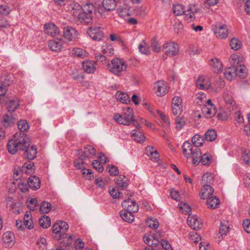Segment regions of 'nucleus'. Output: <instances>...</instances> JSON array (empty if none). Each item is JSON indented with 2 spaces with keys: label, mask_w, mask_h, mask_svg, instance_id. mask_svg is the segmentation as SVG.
Listing matches in <instances>:
<instances>
[{
  "label": "nucleus",
  "mask_w": 250,
  "mask_h": 250,
  "mask_svg": "<svg viewBox=\"0 0 250 250\" xmlns=\"http://www.w3.org/2000/svg\"><path fill=\"white\" fill-rule=\"evenodd\" d=\"M92 165L94 168L99 172H102L104 170V167L102 164L98 160H94L92 162Z\"/></svg>",
  "instance_id": "nucleus-64"
},
{
  "label": "nucleus",
  "mask_w": 250,
  "mask_h": 250,
  "mask_svg": "<svg viewBox=\"0 0 250 250\" xmlns=\"http://www.w3.org/2000/svg\"><path fill=\"white\" fill-rule=\"evenodd\" d=\"M225 78L229 81L232 80L237 76L235 67H230L226 69L224 72Z\"/></svg>",
  "instance_id": "nucleus-35"
},
{
  "label": "nucleus",
  "mask_w": 250,
  "mask_h": 250,
  "mask_svg": "<svg viewBox=\"0 0 250 250\" xmlns=\"http://www.w3.org/2000/svg\"><path fill=\"white\" fill-rule=\"evenodd\" d=\"M229 227L228 224H225L222 222L220 224L219 234L221 236H225L229 231Z\"/></svg>",
  "instance_id": "nucleus-56"
},
{
  "label": "nucleus",
  "mask_w": 250,
  "mask_h": 250,
  "mask_svg": "<svg viewBox=\"0 0 250 250\" xmlns=\"http://www.w3.org/2000/svg\"><path fill=\"white\" fill-rule=\"evenodd\" d=\"M197 87L201 89L207 90L210 88L211 83L209 79L205 76H200L196 80Z\"/></svg>",
  "instance_id": "nucleus-15"
},
{
  "label": "nucleus",
  "mask_w": 250,
  "mask_h": 250,
  "mask_svg": "<svg viewBox=\"0 0 250 250\" xmlns=\"http://www.w3.org/2000/svg\"><path fill=\"white\" fill-rule=\"evenodd\" d=\"M63 36L68 41H73L77 39L78 32L74 28L67 26L63 29Z\"/></svg>",
  "instance_id": "nucleus-19"
},
{
  "label": "nucleus",
  "mask_w": 250,
  "mask_h": 250,
  "mask_svg": "<svg viewBox=\"0 0 250 250\" xmlns=\"http://www.w3.org/2000/svg\"><path fill=\"white\" fill-rule=\"evenodd\" d=\"M140 52L145 55L150 54V49L149 45L144 41H142L139 45L138 47Z\"/></svg>",
  "instance_id": "nucleus-46"
},
{
  "label": "nucleus",
  "mask_w": 250,
  "mask_h": 250,
  "mask_svg": "<svg viewBox=\"0 0 250 250\" xmlns=\"http://www.w3.org/2000/svg\"><path fill=\"white\" fill-rule=\"evenodd\" d=\"M107 68L112 74L116 76L121 77L126 71L127 63L122 59L115 58L108 63Z\"/></svg>",
  "instance_id": "nucleus-4"
},
{
  "label": "nucleus",
  "mask_w": 250,
  "mask_h": 250,
  "mask_svg": "<svg viewBox=\"0 0 250 250\" xmlns=\"http://www.w3.org/2000/svg\"><path fill=\"white\" fill-rule=\"evenodd\" d=\"M87 33L90 38L94 41H102L104 37V34L101 30L100 26L89 27Z\"/></svg>",
  "instance_id": "nucleus-11"
},
{
  "label": "nucleus",
  "mask_w": 250,
  "mask_h": 250,
  "mask_svg": "<svg viewBox=\"0 0 250 250\" xmlns=\"http://www.w3.org/2000/svg\"><path fill=\"white\" fill-rule=\"evenodd\" d=\"M117 12L118 15L122 18L130 15L129 8L127 5H124L118 7L117 9Z\"/></svg>",
  "instance_id": "nucleus-42"
},
{
  "label": "nucleus",
  "mask_w": 250,
  "mask_h": 250,
  "mask_svg": "<svg viewBox=\"0 0 250 250\" xmlns=\"http://www.w3.org/2000/svg\"><path fill=\"white\" fill-rule=\"evenodd\" d=\"M176 128L177 129H182L186 124L185 120L182 117H177L175 119Z\"/></svg>",
  "instance_id": "nucleus-61"
},
{
  "label": "nucleus",
  "mask_w": 250,
  "mask_h": 250,
  "mask_svg": "<svg viewBox=\"0 0 250 250\" xmlns=\"http://www.w3.org/2000/svg\"><path fill=\"white\" fill-rule=\"evenodd\" d=\"M207 205L208 207L211 209L217 208L220 205V201L218 198L216 196H210L207 199Z\"/></svg>",
  "instance_id": "nucleus-30"
},
{
  "label": "nucleus",
  "mask_w": 250,
  "mask_h": 250,
  "mask_svg": "<svg viewBox=\"0 0 250 250\" xmlns=\"http://www.w3.org/2000/svg\"><path fill=\"white\" fill-rule=\"evenodd\" d=\"M206 140L208 142H212L217 138V133L214 129H208L205 134Z\"/></svg>",
  "instance_id": "nucleus-43"
},
{
  "label": "nucleus",
  "mask_w": 250,
  "mask_h": 250,
  "mask_svg": "<svg viewBox=\"0 0 250 250\" xmlns=\"http://www.w3.org/2000/svg\"><path fill=\"white\" fill-rule=\"evenodd\" d=\"M213 30L214 33L217 38L225 39L228 37V31L225 24L221 23L216 24Z\"/></svg>",
  "instance_id": "nucleus-13"
},
{
  "label": "nucleus",
  "mask_w": 250,
  "mask_h": 250,
  "mask_svg": "<svg viewBox=\"0 0 250 250\" xmlns=\"http://www.w3.org/2000/svg\"><path fill=\"white\" fill-rule=\"evenodd\" d=\"M133 109L128 107L124 109L123 113L122 114L119 113H115L113 116L114 120L120 124L123 125H128L132 121L133 124L138 128H140V125L133 119Z\"/></svg>",
  "instance_id": "nucleus-6"
},
{
  "label": "nucleus",
  "mask_w": 250,
  "mask_h": 250,
  "mask_svg": "<svg viewBox=\"0 0 250 250\" xmlns=\"http://www.w3.org/2000/svg\"><path fill=\"white\" fill-rule=\"evenodd\" d=\"M172 113L175 116L181 114L183 110L182 99L178 96L174 97L172 100Z\"/></svg>",
  "instance_id": "nucleus-14"
},
{
  "label": "nucleus",
  "mask_w": 250,
  "mask_h": 250,
  "mask_svg": "<svg viewBox=\"0 0 250 250\" xmlns=\"http://www.w3.org/2000/svg\"><path fill=\"white\" fill-rule=\"evenodd\" d=\"M28 186L33 190L38 189L41 186V181L36 176L29 177L28 181Z\"/></svg>",
  "instance_id": "nucleus-29"
},
{
  "label": "nucleus",
  "mask_w": 250,
  "mask_h": 250,
  "mask_svg": "<svg viewBox=\"0 0 250 250\" xmlns=\"http://www.w3.org/2000/svg\"><path fill=\"white\" fill-rule=\"evenodd\" d=\"M48 46L53 51H60L62 48V40H51L48 43Z\"/></svg>",
  "instance_id": "nucleus-28"
},
{
  "label": "nucleus",
  "mask_w": 250,
  "mask_h": 250,
  "mask_svg": "<svg viewBox=\"0 0 250 250\" xmlns=\"http://www.w3.org/2000/svg\"><path fill=\"white\" fill-rule=\"evenodd\" d=\"M235 71L237 72V76L241 78H245L247 76V68L243 64L238 65L235 67Z\"/></svg>",
  "instance_id": "nucleus-41"
},
{
  "label": "nucleus",
  "mask_w": 250,
  "mask_h": 250,
  "mask_svg": "<svg viewBox=\"0 0 250 250\" xmlns=\"http://www.w3.org/2000/svg\"><path fill=\"white\" fill-rule=\"evenodd\" d=\"M183 152L188 159L192 158L193 164L198 165L202 156L201 150L197 147H193L188 141L185 142L182 146Z\"/></svg>",
  "instance_id": "nucleus-5"
},
{
  "label": "nucleus",
  "mask_w": 250,
  "mask_h": 250,
  "mask_svg": "<svg viewBox=\"0 0 250 250\" xmlns=\"http://www.w3.org/2000/svg\"><path fill=\"white\" fill-rule=\"evenodd\" d=\"M205 141L203 137L199 134H195L192 138V143L194 147H198L202 146Z\"/></svg>",
  "instance_id": "nucleus-40"
},
{
  "label": "nucleus",
  "mask_w": 250,
  "mask_h": 250,
  "mask_svg": "<svg viewBox=\"0 0 250 250\" xmlns=\"http://www.w3.org/2000/svg\"><path fill=\"white\" fill-rule=\"evenodd\" d=\"M102 51L103 53L108 56H111L114 54V49L112 45L108 43L102 46Z\"/></svg>",
  "instance_id": "nucleus-49"
},
{
  "label": "nucleus",
  "mask_w": 250,
  "mask_h": 250,
  "mask_svg": "<svg viewBox=\"0 0 250 250\" xmlns=\"http://www.w3.org/2000/svg\"><path fill=\"white\" fill-rule=\"evenodd\" d=\"M188 226L193 229H199L201 228L202 224L200 220L196 216L189 215L187 218Z\"/></svg>",
  "instance_id": "nucleus-21"
},
{
  "label": "nucleus",
  "mask_w": 250,
  "mask_h": 250,
  "mask_svg": "<svg viewBox=\"0 0 250 250\" xmlns=\"http://www.w3.org/2000/svg\"><path fill=\"white\" fill-rule=\"evenodd\" d=\"M116 184L120 187L124 188L128 186V182L125 176H120L116 180Z\"/></svg>",
  "instance_id": "nucleus-53"
},
{
  "label": "nucleus",
  "mask_w": 250,
  "mask_h": 250,
  "mask_svg": "<svg viewBox=\"0 0 250 250\" xmlns=\"http://www.w3.org/2000/svg\"><path fill=\"white\" fill-rule=\"evenodd\" d=\"M200 10L195 4H190L188 6L187 10L182 4L174 5L173 6V12L176 16L185 15L186 20L190 21L195 19V14Z\"/></svg>",
  "instance_id": "nucleus-3"
},
{
  "label": "nucleus",
  "mask_w": 250,
  "mask_h": 250,
  "mask_svg": "<svg viewBox=\"0 0 250 250\" xmlns=\"http://www.w3.org/2000/svg\"><path fill=\"white\" fill-rule=\"evenodd\" d=\"M18 127L21 132L27 131L29 128V125L26 120H21L18 122Z\"/></svg>",
  "instance_id": "nucleus-50"
},
{
  "label": "nucleus",
  "mask_w": 250,
  "mask_h": 250,
  "mask_svg": "<svg viewBox=\"0 0 250 250\" xmlns=\"http://www.w3.org/2000/svg\"><path fill=\"white\" fill-rule=\"evenodd\" d=\"M51 204L46 201L42 202L41 204L40 210L42 214H46L48 213L51 209Z\"/></svg>",
  "instance_id": "nucleus-44"
},
{
  "label": "nucleus",
  "mask_w": 250,
  "mask_h": 250,
  "mask_svg": "<svg viewBox=\"0 0 250 250\" xmlns=\"http://www.w3.org/2000/svg\"><path fill=\"white\" fill-rule=\"evenodd\" d=\"M179 208L186 214H188L191 211V208L186 203L181 202L179 204Z\"/></svg>",
  "instance_id": "nucleus-57"
},
{
  "label": "nucleus",
  "mask_w": 250,
  "mask_h": 250,
  "mask_svg": "<svg viewBox=\"0 0 250 250\" xmlns=\"http://www.w3.org/2000/svg\"><path fill=\"white\" fill-rule=\"evenodd\" d=\"M146 223L147 225H148L150 228H153L154 229H157L159 226V222L156 219H149L146 221Z\"/></svg>",
  "instance_id": "nucleus-59"
},
{
  "label": "nucleus",
  "mask_w": 250,
  "mask_h": 250,
  "mask_svg": "<svg viewBox=\"0 0 250 250\" xmlns=\"http://www.w3.org/2000/svg\"><path fill=\"white\" fill-rule=\"evenodd\" d=\"M24 225L29 229H31L34 228L33 220L30 212L27 211L24 216Z\"/></svg>",
  "instance_id": "nucleus-32"
},
{
  "label": "nucleus",
  "mask_w": 250,
  "mask_h": 250,
  "mask_svg": "<svg viewBox=\"0 0 250 250\" xmlns=\"http://www.w3.org/2000/svg\"><path fill=\"white\" fill-rule=\"evenodd\" d=\"M132 212L127 211L125 210H121L120 215L121 218L125 222L132 223L134 220V216Z\"/></svg>",
  "instance_id": "nucleus-31"
},
{
  "label": "nucleus",
  "mask_w": 250,
  "mask_h": 250,
  "mask_svg": "<svg viewBox=\"0 0 250 250\" xmlns=\"http://www.w3.org/2000/svg\"><path fill=\"white\" fill-rule=\"evenodd\" d=\"M39 222L40 226L44 229H47L51 225V219L47 215H43L40 218Z\"/></svg>",
  "instance_id": "nucleus-39"
},
{
  "label": "nucleus",
  "mask_w": 250,
  "mask_h": 250,
  "mask_svg": "<svg viewBox=\"0 0 250 250\" xmlns=\"http://www.w3.org/2000/svg\"><path fill=\"white\" fill-rule=\"evenodd\" d=\"M109 193L110 196L114 199H117L121 197V193L117 188L109 187Z\"/></svg>",
  "instance_id": "nucleus-54"
},
{
  "label": "nucleus",
  "mask_w": 250,
  "mask_h": 250,
  "mask_svg": "<svg viewBox=\"0 0 250 250\" xmlns=\"http://www.w3.org/2000/svg\"><path fill=\"white\" fill-rule=\"evenodd\" d=\"M154 91L158 96H163L168 91L167 83L164 81H158L154 84Z\"/></svg>",
  "instance_id": "nucleus-10"
},
{
  "label": "nucleus",
  "mask_w": 250,
  "mask_h": 250,
  "mask_svg": "<svg viewBox=\"0 0 250 250\" xmlns=\"http://www.w3.org/2000/svg\"><path fill=\"white\" fill-rule=\"evenodd\" d=\"M19 106V102L17 100H11L8 104V112L12 113Z\"/></svg>",
  "instance_id": "nucleus-48"
},
{
  "label": "nucleus",
  "mask_w": 250,
  "mask_h": 250,
  "mask_svg": "<svg viewBox=\"0 0 250 250\" xmlns=\"http://www.w3.org/2000/svg\"><path fill=\"white\" fill-rule=\"evenodd\" d=\"M122 204L125 210L127 211L135 213L139 210V206L134 201L130 199L125 200Z\"/></svg>",
  "instance_id": "nucleus-17"
},
{
  "label": "nucleus",
  "mask_w": 250,
  "mask_h": 250,
  "mask_svg": "<svg viewBox=\"0 0 250 250\" xmlns=\"http://www.w3.org/2000/svg\"><path fill=\"white\" fill-rule=\"evenodd\" d=\"M214 192L213 188L209 185H204L201 188L199 195L203 199H208Z\"/></svg>",
  "instance_id": "nucleus-24"
},
{
  "label": "nucleus",
  "mask_w": 250,
  "mask_h": 250,
  "mask_svg": "<svg viewBox=\"0 0 250 250\" xmlns=\"http://www.w3.org/2000/svg\"><path fill=\"white\" fill-rule=\"evenodd\" d=\"M23 151H24L26 158L29 160H33L36 157L37 153L36 147L34 146H30L28 142V145Z\"/></svg>",
  "instance_id": "nucleus-25"
},
{
  "label": "nucleus",
  "mask_w": 250,
  "mask_h": 250,
  "mask_svg": "<svg viewBox=\"0 0 250 250\" xmlns=\"http://www.w3.org/2000/svg\"><path fill=\"white\" fill-rule=\"evenodd\" d=\"M213 178L210 173H206L203 176L202 183L204 185H210L213 182Z\"/></svg>",
  "instance_id": "nucleus-47"
},
{
  "label": "nucleus",
  "mask_w": 250,
  "mask_h": 250,
  "mask_svg": "<svg viewBox=\"0 0 250 250\" xmlns=\"http://www.w3.org/2000/svg\"><path fill=\"white\" fill-rule=\"evenodd\" d=\"M33 167V163L32 162H29L28 163L24 164V165L22 167L21 170L22 173H26L27 175L31 174L34 172Z\"/></svg>",
  "instance_id": "nucleus-37"
},
{
  "label": "nucleus",
  "mask_w": 250,
  "mask_h": 250,
  "mask_svg": "<svg viewBox=\"0 0 250 250\" xmlns=\"http://www.w3.org/2000/svg\"><path fill=\"white\" fill-rule=\"evenodd\" d=\"M241 42L237 38H233L230 42L231 48L234 50H238L241 47Z\"/></svg>",
  "instance_id": "nucleus-51"
},
{
  "label": "nucleus",
  "mask_w": 250,
  "mask_h": 250,
  "mask_svg": "<svg viewBox=\"0 0 250 250\" xmlns=\"http://www.w3.org/2000/svg\"><path fill=\"white\" fill-rule=\"evenodd\" d=\"M82 6H81L79 3L72 2L68 5L67 8L68 11L74 15H76L79 10H82Z\"/></svg>",
  "instance_id": "nucleus-38"
},
{
  "label": "nucleus",
  "mask_w": 250,
  "mask_h": 250,
  "mask_svg": "<svg viewBox=\"0 0 250 250\" xmlns=\"http://www.w3.org/2000/svg\"><path fill=\"white\" fill-rule=\"evenodd\" d=\"M116 0H103L102 6H98L97 12L102 16H106V12L114 10L116 7Z\"/></svg>",
  "instance_id": "nucleus-8"
},
{
  "label": "nucleus",
  "mask_w": 250,
  "mask_h": 250,
  "mask_svg": "<svg viewBox=\"0 0 250 250\" xmlns=\"http://www.w3.org/2000/svg\"><path fill=\"white\" fill-rule=\"evenodd\" d=\"M243 61V58L238 54H233L231 55L229 59V62L231 65V67H236L238 65L242 64L241 63Z\"/></svg>",
  "instance_id": "nucleus-34"
},
{
  "label": "nucleus",
  "mask_w": 250,
  "mask_h": 250,
  "mask_svg": "<svg viewBox=\"0 0 250 250\" xmlns=\"http://www.w3.org/2000/svg\"><path fill=\"white\" fill-rule=\"evenodd\" d=\"M208 63L214 72L219 73L222 72L223 68L222 64L218 59H211L208 61Z\"/></svg>",
  "instance_id": "nucleus-23"
},
{
  "label": "nucleus",
  "mask_w": 250,
  "mask_h": 250,
  "mask_svg": "<svg viewBox=\"0 0 250 250\" xmlns=\"http://www.w3.org/2000/svg\"><path fill=\"white\" fill-rule=\"evenodd\" d=\"M27 206L31 210H34L37 204L36 198H30L27 200Z\"/></svg>",
  "instance_id": "nucleus-63"
},
{
  "label": "nucleus",
  "mask_w": 250,
  "mask_h": 250,
  "mask_svg": "<svg viewBox=\"0 0 250 250\" xmlns=\"http://www.w3.org/2000/svg\"><path fill=\"white\" fill-rule=\"evenodd\" d=\"M151 47L153 51L155 52H160L161 48L160 43L155 39L151 40Z\"/></svg>",
  "instance_id": "nucleus-60"
},
{
  "label": "nucleus",
  "mask_w": 250,
  "mask_h": 250,
  "mask_svg": "<svg viewBox=\"0 0 250 250\" xmlns=\"http://www.w3.org/2000/svg\"><path fill=\"white\" fill-rule=\"evenodd\" d=\"M2 241L6 247H12L15 243L14 233L11 231H6L3 234Z\"/></svg>",
  "instance_id": "nucleus-20"
},
{
  "label": "nucleus",
  "mask_w": 250,
  "mask_h": 250,
  "mask_svg": "<svg viewBox=\"0 0 250 250\" xmlns=\"http://www.w3.org/2000/svg\"><path fill=\"white\" fill-rule=\"evenodd\" d=\"M162 50L167 56L173 57L179 52V45L175 42H166L164 44Z\"/></svg>",
  "instance_id": "nucleus-9"
},
{
  "label": "nucleus",
  "mask_w": 250,
  "mask_h": 250,
  "mask_svg": "<svg viewBox=\"0 0 250 250\" xmlns=\"http://www.w3.org/2000/svg\"><path fill=\"white\" fill-rule=\"evenodd\" d=\"M92 3L87 2L83 4L82 7V12L78 15V21L84 24L92 23L93 20L92 12L94 9Z\"/></svg>",
  "instance_id": "nucleus-7"
},
{
  "label": "nucleus",
  "mask_w": 250,
  "mask_h": 250,
  "mask_svg": "<svg viewBox=\"0 0 250 250\" xmlns=\"http://www.w3.org/2000/svg\"><path fill=\"white\" fill-rule=\"evenodd\" d=\"M97 63L95 61L92 60H85L82 62V68L86 73L89 74L94 73L96 70Z\"/></svg>",
  "instance_id": "nucleus-18"
},
{
  "label": "nucleus",
  "mask_w": 250,
  "mask_h": 250,
  "mask_svg": "<svg viewBox=\"0 0 250 250\" xmlns=\"http://www.w3.org/2000/svg\"><path fill=\"white\" fill-rule=\"evenodd\" d=\"M223 98L229 111L235 109V102L232 97L231 92L226 91L223 94Z\"/></svg>",
  "instance_id": "nucleus-22"
},
{
  "label": "nucleus",
  "mask_w": 250,
  "mask_h": 250,
  "mask_svg": "<svg viewBox=\"0 0 250 250\" xmlns=\"http://www.w3.org/2000/svg\"><path fill=\"white\" fill-rule=\"evenodd\" d=\"M69 229L68 224L63 221H60L56 222L53 225V232L57 235H59L60 240L63 238L62 241H61V244L69 246L72 242V237L68 234H65Z\"/></svg>",
  "instance_id": "nucleus-2"
},
{
  "label": "nucleus",
  "mask_w": 250,
  "mask_h": 250,
  "mask_svg": "<svg viewBox=\"0 0 250 250\" xmlns=\"http://www.w3.org/2000/svg\"><path fill=\"white\" fill-rule=\"evenodd\" d=\"M84 160V159H80V158H79L78 159H76L74 161L75 167L77 169L83 170L85 168V163L83 161Z\"/></svg>",
  "instance_id": "nucleus-58"
},
{
  "label": "nucleus",
  "mask_w": 250,
  "mask_h": 250,
  "mask_svg": "<svg viewBox=\"0 0 250 250\" xmlns=\"http://www.w3.org/2000/svg\"><path fill=\"white\" fill-rule=\"evenodd\" d=\"M202 112L207 118H211L215 114L216 109L210 100H207L206 104L202 108Z\"/></svg>",
  "instance_id": "nucleus-12"
},
{
  "label": "nucleus",
  "mask_w": 250,
  "mask_h": 250,
  "mask_svg": "<svg viewBox=\"0 0 250 250\" xmlns=\"http://www.w3.org/2000/svg\"><path fill=\"white\" fill-rule=\"evenodd\" d=\"M212 161V157L209 153H205L201 156L200 162L204 165H208Z\"/></svg>",
  "instance_id": "nucleus-52"
},
{
  "label": "nucleus",
  "mask_w": 250,
  "mask_h": 250,
  "mask_svg": "<svg viewBox=\"0 0 250 250\" xmlns=\"http://www.w3.org/2000/svg\"><path fill=\"white\" fill-rule=\"evenodd\" d=\"M136 132H137L136 130H133L132 131L131 135H132V137H133L134 139L136 141H137L139 143H141V142H144V139L145 138L144 135L143 134H141L140 133L137 134L136 133Z\"/></svg>",
  "instance_id": "nucleus-55"
},
{
  "label": "nucleus",
  "mask_w": 250,
  "mask_h": 250,
  "mask_svg": "<svg viewBox=\"0 0 250 250\" xmlns=\"http://www.w3.org/2000/svg\"><path fill=\"white\" fill-rule=\"evenodd\" d=\"M116 99L123 104L130 103V100L128 95L124 92L118 91L115 95Z\"/></svg>",
  "instance_id": "nucleus-36"
},
{
  "label": "nucleus",
  "mask_w": 250,
  "mask_h": 250,
  "mask_svg": "<svg viewBox=\"0 0 250 250\" xmlns=\"http://www.w3.org/2000/svg\"><path fill=\"white\" fill-rule=\"evenodd\" d=\"M243 61V58L238 54H233L231 55L229 59V62L231 65V67H236L238 65L242 64L241 63Z\"/></svg>",
  "instance_id": "nucleus-33"
},
{
  "label": "nucleus",
  "mask_w": 250,
  "mask_h": 250,
  "mask_svg": "<svg viewBox=\"0 0 250 250\" xmlns=\"http://www.w3.org/2000/svg\"><path fill=\"white\" fill-rule=\"evenodd\" d=\"M17 119L16 115H12V113H8L3 115L2 118V125L5 127H8L13 125L14 122Z\"/></svg>",
  "instance_id": "nucleus-26"
},
{
  "label": "nucleus",
  "mask_w": 250,
  "mask_h": 250,
  "mask_svg": "<svg viewBox=\"0 0 250 250\" xmlns=\"http://www.w3.org/2000/svg\"><path fill=\"white\" fill-rule=\"evenodd\" d=\"M73 54L76 57L84 58L88 55V53L84 49L80 48H74L72 50Z\"/></svg>",
  "instance_id": "nucleus-45"
},
{
  "label": "nucleus",
  "mask_w": 250,
  "mask_h": 250,
  "mask_svg": "<svg viewBox=\"0 0 250 250\" xmlns=\"http://www.w3.org/2000/svg\"><path fill=\"white\" fill-rule=\"evenodd\" d=\"M96 151L95 148L91 145H87L84 147V151H79L78 155L82 159H86L90 156H94Z\"/></svg>",
  "instance_id": "nucleus-16"
},
{
  "label": "nucleus",
  "mask_w": 250,
  "mask_h": 250,
  "mask_svg": "<svg viewBox=\"0 0 250 250\" xmlns=\"http://www.w3.org/2000/svg\"><path fill=\"white\" fill-rule=\"evenodd\" d=\"M28 138L24 133H17L13 138L10 140L7 144L8 151L11 154H15L19 150H24L28 145Z\"/></svg>",
  "instance_id": "nucleus-1"
},
{
  "label": "nucleus",
  "mask_w": 250,
  "mask_h": 250,
  "mask_svg": "<svg viewBox=\"0 0 250 250\" xmlns=\"http://www.w3.org/2000/svg\"><path fill=\"white\" fill-rule=\"evenodd\" d=\"M242 157L247 165H250V151L249 150H243Z\"/></svg>",
  "instance_id": "nucleus-62"
},
{
  "label": "nucleus",
  "mask_w": 250,
  "mask_h": 250,
  "mask_svg": "<svg viewBox=\"0 0 250 250\" xmlns=\"http://www.w3.org/2000/svg\"><path fill=\"white\" fill-rule=\"evenodd\" d=\"M44 29L46 33L51 36H55L59 33L58 28L53 23L45 24Z\"/></svg>",
  "instance_id": "nucleus-27"
}]
</instances>
